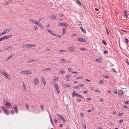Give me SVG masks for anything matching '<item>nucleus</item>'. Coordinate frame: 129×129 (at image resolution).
I'll return each mask as SVG.
<instances>
[{"mask_svg": "<svg viewBox=\"0 0 129 129\" xmlns=\"http://www.w3.org/2000/svg\"><path fill=\"white\" fill-rule=\"evenodd\" d=\"M68 49L69 50L70 52H74L75 51V46L74 45H72L68 47Z\"/></svg>", "mask_w": 129, "mask_h": 129, "instance_id": "nucleus-1", "label": "nucleus"}, {"mask_svg": "<svg viewBox=\"0 0 129 129\" xmlns=\"http://www.w3.org/2000/svg\"><path fill=\"white\" fill-rule=\"evenodd\" d=\"M1 108L4 113L7 115H8L9 114V111L3 106L1 107Z\"/></svg>", "mask_w": 129, "mask_h": 129, "instance_id": "nucleus-2", "label": "nucleus"}, {"mask_svg": "<svg viewBox=\"0 0 129 129\" xmlns=\"http://www.w3.org/2000/svg\"><path fill=\"white\" fill-rule=\"evenodd\" d=\"M3 101L5 103L4 105L5 106L9 107H11V105L9 102H7L6 101L4 100H3Z\"/></svg>", "mask_w": 129, "mask_h": 129, "instance_id": "nucleus-3", "label": "nucleus"}, {"mask_svg": "<svg viewBox=\"0 0 129 129\" xmlns=\"http://www.w3.org/2000/svg\"><path fill=\"white\" fill-rule=\"evenodd\" d=\"M23 72H25V73H26L27 74H32L31 72L30 71H22L20 72V73L22 74H24V73H23Z\"/></svg>", "mask_w": 129, "mask_h": 129, "instance_id": "nucleus-4", "label": "nucleus"}, {"mask_svg": "<svg viewBox=\"0 0 129 129\" xmlns=\"http://www.w3.org/2000/svg\"><path fill=\"white\" fill-rule=\"evenodd\" d=\"M55 87L56 89V91L58 93H59L60 92V90L59 88L58 87V85L57 84H56L55 83H54Z\"/></svg>", "mask_w": 129, "mask_h": 129, "instance_id": "nucleus-5", "label": "nucleus"}, {"mask_svg": "<svg viewBox=\"0 0 129 129\" xmlns=\"http://www.w3.org/2000/svg\"><path fill=\"white\" fill-rule=\"evenodd\" d=\"M77 40L81 42H85L86 41L85 39L81 38H78Z\"/></svg>", "mask_w": 129, "mask_h": 129, "instance_id": "nucleus-6", "label": "nucleus"}, {"mask_svg": "<svg viewBox=\"0 0 129 129\" xmlns=\"http://www.w3.org/2000/svg\"><path fill=\"white\" fill-rule=\"evenodd\" d=\"M14 109L15 111V112L16 113H18V110L17 109V106L16 105H14Z\"/></svg>", "mask_w": 129, "mask_h": 129, "instance_id": "nucleus-7", "label": "nucleus"}, {"mask_svg": "<svg viewBox=\"0 0 129 129\" xmlns=\"http://www.w3.org/2000/svg\"><path fill=\"white\" fill-rule=\"evenodd\" d=\"M12 0H9L7 2H5L4 3L5 5H7L9 4L12 2Z\"/></svg>", "mask_w": 129, "mask_h": 129, "instance_id": "nucleus-8", "label": "nucleus"}, {"mask_svg": "<svg viewBox=\"0 0 129 129\" xmlns=\"http://www.w3.org/2000/svg\"><path fill=\"white\" fill-rule=\"evenodd\" d=\"M37 60V59H31L29 60L28 61V63H30L31 62H33L34 61H36Z\"/></svg>", "mask_w": 129, "mask_h": 129, "instance_id": "nucleus-9", "label": "nucleus"}, {"mask_svg": "<svg viewBox=\"0 0 129 129\" xmlns=\"http://www.w3.org/2000/svg\"><path fill=\"white\" fill-rule=\"evenodd\" d=\"M34 82L35 84H36L38 83L39 82V80H38V78L37 77H35V78Z\"/></svg>", "mask_w": 129, "mask_h": 129, "instance_id": "nucleus-10", "label": "nucleus"}, {"mask_svg": "<svg viewBox=\"0 0 129 129\" xmlns=\"http://www.w3.org/2000/svg\"><path fill=\"white\" fill-rule=\"evenodd\" d=\"M47 30L51 34H52L53 35H54V34L53 33V31L49 29H47Z\"/></svg>", "mask_w": 129, "mask_h": 129, "instance_id": "nucleus-11", "label": "nucleus"}, {"mask_svg": "<svg viewBox=\"0 0 129 129\" xmlns=\"http://www.w3.org/2000/svg\"><path fill=\"white\" fill-rule=\"evenodd\" d=\"M12 47H13L12 45L8 46L7 47V48L4 49V50L5 51L6 50L9 49L11 48Z\"/></svg>", "mask_w": 129, "mask_h": 129, "instance_id": "nucleus-12", "label": "nucleus"}, {"mask_svg": "<svg viewBox=\"0 0 129 129\" xmlns=\"http://www.w3.org/2000/svg\"><path fill=\"white\" fill-rule=\"evenodd\" d=\"M50 18H51L52 19V20H55L56 19V16L53 15H51L50 17Z\"/></svg>", "mask_w": 129, "mask_h": 129, "instance_id": "nucleus-13", "label": "nucleus"}, {"mask_svg": "<svg viewBox=\"0 0 129 129\" xmlns=\"http://www.w3.org/2000/svg\"><path fill=\"white\" fill-rule=\"evenodd\" d=\"M11 30L10 28H8L5 29L4 31V32H5L4 33L6 34L8 32Z\"/></svg>", "mask_w": 129, "mask_h": 129, "instance_id": "nucleus-14", "label": "nucleus"}, {"mask_svg": "<svg viewBox=\"0 0 129 129\" xmlns=\"http://www.w3.org/2000/svg\"><path fill=\"white\" fill-rule=\"evenodd\" d=\"M124 14H125V16L127 18H128V13L127 11L125 10H124Z\"/></svg>", "mask_w": 129, "mask_h": 129, "instance_id": "nucleus-15", "label": "nucleus"}, {"mask_svg": "<svg viewBox=\"0 0 129 129\" xmlns=\"http://www.w3.org/2000/svg\"><path fill=\"white\" fill-rule=\"evenodd\" d=\"M76 3L78 4L80 6L81 5V2L79 0H77L76 1Z\"/></svg>", "mask_w": 129, "mask_h": 129, "instance_id": "nucleus-16", "label": "nucleus"}, {"mask_svg": "<svg viewBox=\"0 0 129 129\" xmlns=\"http://www.w3.org/2000/svg\"><path fill=\"white\" fill-rule=\"evenodd\" d=\"M102 59L101 58H99L95 60V61L96 62H99L102 61Z\"/></svg>", "mask_w": 129, "mask_h": 129, "instance_id": "nucleus-17", "label": "nucleus"}, {"mask_svg": "<svg viewBox=\"0 0 129 129\" xmlns=\"http://www.w3.org/2000/svg\"><path fill=\"white\" fill-rule=\"evenodd\" d=\"M123 93V91H119L118 92V94L119 96H121Z\"/></svg>", "mask_w": 129, "mask_h": 129, "instance_id": "nucleus-18", "label": "nucleus"}, {"mask_svg": "<svg viewBox=\"0 0 129 129\" xmlns=\"http://www.w3.org/2000/svg\"><path fill=\"white\" fill-rule=\"evenodd\" d=\"M80 28L81 30L84 33H86V31L85 29H83V28L81 27H80Z\"/></svg>", "mask_w": 129, "mask_h": 129, "instance_id": "nucleus-19", "label": "nucleus"}, {"mask_svg": "<svg viewBox=\"0 0 129 129\" xmlns=\"http://www.w3.org/2000/svg\"><path fill=\"white\" fill-rule=\"evenodd\" d=\"M42 81L44 85L45 86L46 81L45 79L44 78H43L42 77Z\"/></svg>", "mask_w": 129, "mask_h": 129, "instance_id": "nucleus-20", "label": "nucleus"}, {"mask_svg": "<svg viewBox=\"0 0 129 129\" xmlns=\"http://www.w3.org/2000/svg\"><path fill=\"white\" fill-rule=\"evenodd\" d=\"M56 115L57 116L59 117L60 119H62L63 117V116L62 115H60L59 114H57Z\"/></svg>", "mask_w": 129, "mask_h": 129, "instance_id": "nucleus-21", "label": "nucleus"}, {"mask_svg": "<svg viewBox=\"0 0 129 129\" xmlns=\"http://www.w3.org/2000/svg\"><path fill=\"white\" fill-rule=\"evenodd\" d=\"M65 23H60L58 24V26H64L65 25Z\"/></svg>", "mask_w": 129, "mask_h": 129, "instance_id": "nucleus-22", "label": "nucleus"}, {"mask_svg": "<svg viewBox=\"0 0 129 129\" xmlns=\"http://www.w3.org/2000/svg\"><path fill=\"white\" fill-rule=\"evenodd\" d=\"M102 43L103 44H104L105 45H107V43H106V41L105 40H103L102 41Z\"/></svg>", "mask_w": 129, "mask_h": 129, "instance_id": "nucleus-23", "label": "nucleus"}, {"mask_svg": "<svg viewBox=\"0 0 129 129\" xmlns=\"http://www.w3.org/2000/svg\"><path fill=\"white\" fill-rule=\"evenodd\" d=\"M54 36H56L58 37L59 38H61V36L60 35H58V34H54Z\"/></svg>", "mask_w": 129, "mask_h": 129, "instance_id": "nucleus-24", "label": "nucleus"}, {"mask_svg": "<svg viewBox=\"0 0 129 129\" xmlns=\"http://www.w3.org/2000/svg\"><path fill=\"white\" fill-rule=\"evenodd\" d=\"M0 73L1 74L4 75L5 73V72L4 70L3 71H2L1 70H0Z\"/></svg>", "mask_w": 129, "mask_h": 129, "instance_id": "nucleus-25", "label": "nucleus"}, {"mask_svg": "<svg viewBox=\"0 0 129 129\" xmlns=\"http://www.w3.org/2000/svg\"><path fill=\"white\" fill-rule=\"evenodd\" d=\"M7 36H3V37H1V38H2V40H3V39H7Z\"/></svg>", "mask_w": 129, "mask_h": 129, "instance_id": "nucleus-26", "label": "nucleus"}, {"mask_svg": "<svg viewBox=\"0 0 129 129\" xmlns=\"http://www.w3.org/2000/svg\"><path fill=\"white\" fill-rule=\"evenodd\" d=\"M104 81L103 80H100L99 82L100 83L102 84H104Z\"/></svg>", "mask_w": 129, "mask_h": 129, "instance_id": "nucleus-27", "label": "nucleus"}, {"mask_svg": "<svg viewBox=\"0 0 129 129\" xmlns=\"http://www.w3.org/2000/svg\"><path fill=\"white\" fill-rule=\"evenodd\" d=\"M38 26L40 27L41 28H43V26L41 24V23H38Z\"/></svg>", "mask_w": 129, "mask_h": 129, "instance_id": "nucleus-28", "label": "nucleus"}, {"mask_svg": "<svg viewBox=\"0 0 129 129\" xmlns=\"http://www.w3.org/2000/svg\"><path fill=\"white\" fill-rule=\"evenodd\" d=\"M34 28L35 30H37V29H38L37 26L36 25H34Z\"/></svg>", "mask_w": 129, "mask_h": 129, "instance_id": "nucleus-29", "label": "nucleus"}, {"mask_svg": "<svg viewBox=\"0 0 129 129\" xmlns=\"http://www.w3.org/2000/svg\"><path fill=\"white\" fill-rule=\"evenodd\" d=\"M4 76L5 77H10L9 75H8L6 73L4 74Z\"/></svg>", "mask_w": 129, "mask_h": 129, "instance_id": "nucleus-30", "label": "nucleus"}, {"mask_svg": "<svg viewBox=\"0 0 129 129\" xmlns=\"http://www.w3.org/2000/svg\"><path fill=\"white\" fill-rule=\"evenodd\" d=\"M30 44H27L25 45V48H30Z\"/></svg>", "mask_w": 129, "mask_h": 129, "instance_id": "nucleus-31", "label": "nucleus"}, {"mask_svg": "<svg viewBox=\"0 0 129 129\" xmlns=\"http://www.w3.org/2000/svg\"><path fill=\"white\" fill-rule=\"evenodd\" d=\"M71 76V75H67L66 77L65 78H70Z\"/></svg>", "mask_w": 129, "mask_h": 129, "instance_id": "nucleus-32", "label": "nucleus"}, {"mask_svg": "<svg viewBox=\"0 0 129 129\" xmlns=\"http://www.w3.org/2000/svg\"><path fill=\"white\" fill-rule=\"evenodd\" d=\"M29 20L31 21L34 23H35V22H36V21H35L34 20L31 19H29Z\"/></svg>", "mask_w": 129, "mask_h": 129, "instance_id": "nucleus-33", "label": "nucleus"}, {"mask_svg": "<svg viewBox=\"0 0 129 129\" xmlns=\"http://www.w3.org/2000/svg\"><path fill=\"white\" fill-rule=\"evenodd\" d=\"M66 28H63L62 30V33L63 34H64L66 33V31H65V30L66 29Z\"/></svg>", "mask_w": 129, "mask_h": 129, "instance_id": "nucleus-34", "label": "nucleus"}, {"mask_svg": "<svg viewBox=\"0 0 129 129\" xmlns=\"http://www.w3.org/2000/svg\"><path fill=\"white\" fill-rule=\"evenodd\" d=\"M80 87L78 85L77 86L74 87V89H79Z\"/></svg>", "mask_w": 129, "mask_h": 129, "instance_id": "nucleus-35", "label": "nucleus"}, {"mask_svg": "<svg viewBox=\"0 0 129 129\" xmlns=\"http://www.w3.org/2000/svg\"><path fill=\"white\" fill-rule=\"evenodd\" d=\"M36 46V45L35 44H30V48L31 47H33Z\"/></svg>", "mask_w": 129, "mask_h": 129, "instance_id": "nucleus-36", "label": "nucleus"}, {"mask_svg": "<svg viewBox=\"0 0 129 129\" xmlns=\"http://www.w3.org/2000/svg\"><path fill=\"white\" fill-rule=\"evenodd\" d=\"M76 92L75 91H73V93H72V96H76Z\"/></svg>", "mask_w": 129, "mask_h": 129, "instance_id": "nucleus-37", "label": "nucleus"}, {"mask_svg": "<svg viewBox=\"0 0 129 129\" xmlns=\"http://www.w3.org/2000/svg\"><path fill=\"white\" fill-rule=\"evenodd\" d=\"M106 29V32H107V35H108L109 36V34L108 31V30L107 29V27H105Z\"/></svg>", "mask_w": 129, "mask_h": 129, "instance_id": "nucleus-38", "label": "nucleus"}, {"mask_svg": "<svg viewBox=\"0 0 129 129\" xmlns=\"http://www.w3.org/2000/svg\"><path fill=\"white\" fill-rule=\"evenodd\" d=\"M81 101V100L80 98H78L76 100V102H80Z\"/></svg>", "mask_w": 129, "mask_h": 129, "instance_id": "nucleus-39", "label": "nucleus"}, {"mask_svg": "<svg viewBox=\"0 0 129 129\" xmlns=\"http://www.w3.org/2000/svg\"><path fill=\"white\" fill-rule=\"evenodd\" d=\"M23 88H24L25 89H26V88L25 87V86L24 84V82H23Z\"/></svg>", "mask_w": 129, "mask_h": 129, "instance_id": "nucleus-40", "label": "nucleus"}, {"mask_svg": "<svg viewBox=\"0 0 129 129\" xmlns=\"http://www.w3.org/2000/svg\"><path fill=\"white\" fill-rule=\"evenodd\" d=\"M80 49L81 50H82L83 51L85 50H87V49H86L83 48H80Z\"/></svg>", "mask_w": 129, "mask_h": 129, "instance_id": "nucleus-41", "label": "nucleus"}, {"mask_svg": "<svg viewBox=\"0 0 129 129\" xmlns=\"http://www.w3.org/2000/svg\"><path fill=\"white\" fill-rule=\"evenodd\" d=\"M110 126L112 127H114V125L112 123V122H110Z\"/></svg>", "mask_w": 129, "mask_h": 129, "instance_id": "nucleus-42", "label": "nucleus"}, {"mask_svg": "<svg viewBox=\"0 0 129 129\" xmlns=\"http://www.w3.org/2000/svg\"><path fill=\"white\" fill-rule=\"evenodd\" d=\"M51 69V68H47L46 69H43V70H47L48 71H49V70H50Z\"/></svg>", "mask_w": 129, "mask_h": 129, "instance_id": "nucleus-43", "label": "nucleus"}, {"mask_svg": "<svg viewBox=\"0 0 129 129\" xmlns=\"http://www.w3.org/2000/svg\"><path fill=\"white\" fill-rule=\"evenodd\" d=\"M12 36V35H10L8 36H7V39L11 37Z\"/></svg>", "mask_w": 129, "mask_h": 129, "instance_id": "nucleus-44", "label": "nucleus"}, {"mask_svg": "<svg viewBox=\"0 0 129 129\" xmlns=\"http://www.w3.org/2000/svg\"><path fill=\"white\" fill-rule=\"evenodd\" d=\"M40 107H41L42 110V111H43L44 110L43 106V105H41L40 106Z\"/></svg>", "mask_w": 129, "mask_h": 129, "instance_id": "nucleus-45", "label": "nucleus"}, {"mask_svg": "<svg viewBox=\"0 0 129 129\" xmlns=\"http://www.w3.org/2000/svg\"><path fill=\"white\" fill-rule=\"evenodd\" d=\"M109 77L108 76H103V78H109Z\"/></svg>", "mask_w": 129, "mask_h": 129, "instance_id": "nucleus-46", "label": "nucleus"}, {"mask_svg": "<svg viewBox=\"0 0 129 129\" xmlns=\"http://www.w3.org/2000/svg\"><path fill=\"white\" fill-rule=\"evenodd\" d=\"M83 127L85 129H86V126L85 124H83Z\"/></svg>", "mask_w": 129, "mask_h": 129, "instance_id": "nucleus-47", "label": "nucleus"}, {"mask_svg": "<svg viewBox=\"0 0 129 129\" xmlns=\"http://www.w3.org/2000/svg\"><path fill=\"white\" fill-rule=\"evenodd\" d=\"M66 87H70V85L68 84H66L65 86Z\"/></svg>", "mask_w": 129, "mask_h": 129, "instance_id": "nucleus-48", "label": "nucleus"}, {"mask_svg": "<svg viewBox=\"0 0 129 129\" xmlns=\"http://www.w3.org/2000/svg\"><path fill=\"white\" fill-rule=\"evenodd\" d=\"M125 40L126 41V43H128L129 42V41L128 39L127 38H125Z\"/></svg>", "mask_w": 129, "mask_h": 129, "instance_id": "nucleus-49", "label": "nucleus"}, {"mask_svg": "<svg viewBox=\"0 0 129 129\" xmlns=\"http://www.w3.org/2000/svg\"><path fill=\"white\" fill-rule=\"evenodd\" d=\"M123 114V113H120L118 114V115L119 116H121Z\"/></svg>", "mask_w": 129, "mask_h": 129, "instance_id": "nucleus-50", "label": "nucleus"}, {"mask_svg": "<svg viewBox=\"0 0 129 129\" xmlns=\"http://www.w3.org/2000/svg\"><path fill=\"white\" fill-rule=\"evenodd\" d=\"M60 72H61V74H62L64 73L65 72V71L63 70H60Z\"/></svg>", "mask_w": 129, "mask_h": 129, "instance_id": "nucleus-51", "label": "nucleus"}, {"mask_svg": "<svg viewBox=\"0 0 129 129\" xmlns=\"http://www.w3.org/2000/svg\"><path fill=\"white\" fill-rule=\"evenodd\" d=\"M11 113L12 114H14V112L13 110H11Z\"/></svg>", "mask_w": 129, "mask_h": 129, "instance_id": "nucleus-52", "label": "nucleus"}, {"mask_svg": "<svg viewBox=\"0 0 129 129\" xmlns=\"http://www.w3.org/2000/svg\"><path fill=\"white\" fill-rule=\"evenodd\" d=\"M108 53V51H107L105 50L104 51L103 53L104 54H106Z\"/></svg>", "mask_w": 129, "mask_h": 129, "instance_id": "nucleus-53", "label": "nucleus"}, {"mask_svg": "<svg viewBox=\"0 0 129 129\" xmlns=\"http://www.w3.org/2000/svg\"><path fill=\"white\" fill-rule=\"evenodd\" d=\"M80 86L81 87H84V84H80Z\"/></svg>", "mask_w": 129, "mask_h": 129, "instance_id": "nucleus-54", "label": "nucleus"}, {"mask_svg": "<svg viewBox=\"0 0 129 129\" xmlns=\"http://www.w3.org/2000/svg\"><path fill=\"white\" fill-rule=\"evenodd\" d=\"M124 103L126 104H129V101H126L124 102Z\"/></svg>", "mask_w": 129, "mask_h": 129, "instance_id": "nucleus-55", "label": "nucleus"}, {"mask_svg": "<svg viewBox=\"0 0 129 129\" xmlns=\"http://www.w3.org/2000/svg\"><path fill=\"white\" fill-rule=\"evenodd\" d=\"M80 95L79 94H78V93H77L76 94V96L78 97H80Z\"/></svg>", "mask_w": 129, "mask_h": 129, "instance_id": "nucleus-56", "label": "nucleus"}, {"mask_svg": "<svg viewBox=\"0 0 129 129\" xmlns=\"http://www.w3.org/2000/svg\"><path fill=\"white\" fill-rule=\"evenodd\" d=\"M68 69L69 72H71L72 71V69L70 68H68Z\"/></svg>", "mask_w": 129, "mask_h": 129, "instance_id": "nucleus-57", "label": "nucleus"}, {"mask_svg": "<svg viewBox=\"0 0 129 129\" xmlns=\"http://www.w3.org/2000/svg\"><path fill=\"white\" fill-rule=\"evenodd\" d=\"M25 106L27 109L28 110L29 109L28 106L27 104H25Z\"/></svg>", "mask_w": 129, "mask_h": 129, "instance_id": "nucleus-58", "label": "nucleus"}, {"mask_svg": "<svg viewBox=\"0 0 129 129\" xmlns=\"http://www.w3.org/2000/svg\"><path fill=\"white\" fill-rule=\"evenodd\" d=\"M64 25H64V26H65V27H68V26H69L68 24L67 23H65Z\"/></svg>", "mask_w": 129, "mask_h": 129, "instance_id": "nucleus-59", "label": "nucleus"}, {"mask_svg": "<svg viewBox=\"0 0 129 129\" xmlns=\"http://www.w3.org/2000/svg\"><path fill=\"white\" fill-rule=\"evenodd\" d=\"M123 121V119H121V120H120V121H119V122L120 123H121Z\"/></svg>", "mask_w": 129, "mask_h": 129, "instance_id": "nucleus-60", "label": "nucleus"}, {"mask_svg": "<svg viewBox=\"0 0 129 129\" xmlns=\"http://www.w3.org/2000/svg\"><path fill=\"white\" fill-rule=\"evenodd\" d=\"M112 70L114 72H115V73H117L116 71L115 70V69H112Z\"/></svg>", "mask_w": 129, "mask_h": 129, "instance_id": "nucleus-61", "label": "nucleus"}, {"mask_svg": "<svg viewBox=\"0 0 129 129\" xmlns=\"http://www.w3.org/2000/svg\"><path fill=\"white\" fill-rule=\"evenodd\" d=\"M60 52H66V51L65 50H60Z\"/></svg>", "mask_w": 129, "mask_h": 129, "instance_id": "nucleus-62", "label": "nucleus"}, {"mask_svg": "<svg viewBox=\"0 0 129 129\" xmlns=\"http://www.w3.org/2000/svg\"><path fill=\"white\" fill-rule=\"evenodd\" d=\"M54 122L55 123H57V120L56 119H54Z\"/></svg>", "mask_w": 129, "mask_h": 129, "instance_id": "nucleus-63", "label": "nucleus"}, {"mask_svg": "<svg viewBox=\"0 0 129 129\" xmlns=\"http://www.w3.org/2000/svg\"><path fill=\"white\" fill-rule=\"evenodd\" d=\"M11 57L10 56H8L7 59V60H9L10 59Z\"/></svg>", "mask_w": 129, "mask_h": 129, "instance_id": "nucleus-64", "label": "nucleus"}]
</instances>
